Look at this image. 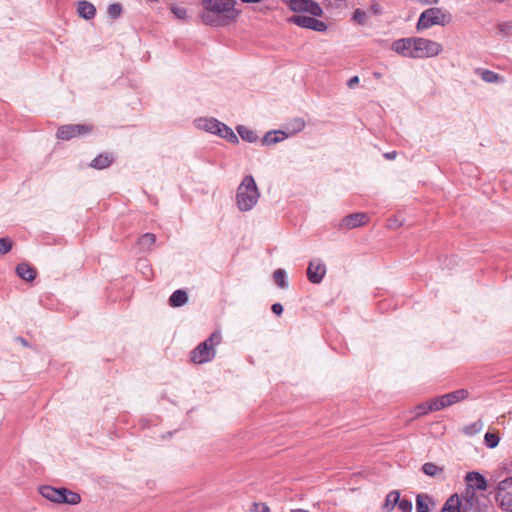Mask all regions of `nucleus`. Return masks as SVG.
Returning <instances> with one entry per match:
<instances>
[{
  "label": "nucleus",
  "instance_id": "nucleus-44",
  "mask_svg": "<svg viewBox=\"0 0 512 512\" xmlns=\"http://www.w3.org/2000/svg\"><path fill=\"white\" fill-rule=\"evenodd\" d=\"M397 153L395 151L384 154L386 159L392 160L396 158Z\"/></svg>",
  "mask_w": 512,
  "mask_h": 512
},
{
  "label": "nucleus",
  "instance_id": "nucleus-3",
  "mask_svg": "<svg viewBox=\"0 0 512 512\" xmlns=\"http://www.w3.org/2000/svg\"><path fill=\"white\" fill-rule=\"evenodd\" d=\"M222 341L219 331L213 332L204 342L200 343L190 353V360L195 364H203L211 361L216 354V346Z\"/></svg>",
  "mask_w": 512,
  "mask_h": 512
},
{
  "label": "nucleus",
  "instance_id": "nucleus-11",
  "mask_svg": "<svg viewBox=\"0 0 512 512\" xmlns=\"http://www.w3.org/2000/svg\"><path fill=\"white\" fill-rule=\"evenodd\" d=\"M462 512H486L484 497L476 491L466 490L462 500Z\"/></svg>",
  "mask_w": 512,
  "mask_h": 512
},
{
  "label": "nucleus",
  "instance_id": "nucleus-19",
  "mask_svg": "<svg viewBox=\"0 0 512 512\" xmlns=\"http://www.w3.org/2000/svg\"><path fill=\"white\" fill-rule=\"evenodd\" d=\"M16 273L25 281H33L36 277L37 271L27 263H20L16 267Z\"/></svg>",
  "mask_w": 512,
  "mask_h": 512
},
{
  "label": "nucleus",
  "instance_id": "nucleus-5",
  "mask_svg": "<svg viewBox=\"0 0 512 512\" xmlns=\"http://www.w3.org/2000/svg\"><path fill=\"white\" fill-rule=\"evenodd\" d=\"M447 15L439 8H429L422 12L417 23V29H427L433 25H444Z\"/></svg>",
  "mask_w": 512,
  "mask_h": 512
},
{
  "label": "nucleus",
  "instance_id": "nucleus-20",
  "mask_svg": "<svg viewBox=\"0 0 512 512\" xmlns=\"http://www.w3.org/2000/svg\"><path fill=\"white\" fill-rule=\"evenodd\" d=\"M40 493L44 498L52 502L61 503L62 488L57 489L51 486H43L40 488Z\"/></svg>",
  "mask_w": 512,
  "mask_h": 512
},
{
  "label": "nucleus",
  "instance_id": "nucleus-18",
  "mask_svg": "<svg viewBox=\"0 0 512 512\" xmlns=\"http://www.w3.org/2000/svg\"><path fill=\"white\" fill-rule=\"evenodd\" d=\"M437 411H439V409H438L435 398L429 399L428 401H426L424 403L418 404L414 408L416 418H419V417H422L429 413L437 412Z\"/></svg>",
  "mask_w": 512,
  "mask_h": 512
},
{
  "label": "nucleus",
  "instance_id": "nucleus-16",
  "mask_svg": "<svg viewBox=\"0 0 512 512\" xmlns=\"http://www.w3.org/2000/svg\"><path fill=\"white\" fill-rule=\"evenodd\" d=\"M467 488L469 491H485L487 488V481L483 475L478 472H468L465 477Z\"/></svg>",
  "mask_w": 512,
  "mask_h": 512
},
{
  "label": "nucleus",
  "instance_id": "nucleus-7",
  "mask_svg": "<svg viewBox=\"0 0 512 512\" xmlns=\"http://www.w3.org/2000/svg\"><path fill=\"white\" fill-rule=\"evenodd\" d=\"M92 124H67L58 128L56 137L60 140L68 141L75 137L87 135L93 131Z\"/></svg>",
  "mask_w": 512,
  "mask_h": 512
},
{
  "label": "nucleus",
  "instance_id": "nucleus-1",
  "mask_svg": "<svg viewBox=\"0 0 512 512\" xmlns=\"http://www.w3.org/2000/svg\"><path fill=\"white\" fill-rule=\"evenodd\" d=\"M205 11L203 22L209 25H223L234 20L238 12L235 10V0H204Z\"/></svg>",
  "mask_w": 512,
  "mask_h": 512
},
{
  "label": "nucleus",
  "instance_id": "nucleus-22",
  "mask_svg": "<svg viewBox=\"0 0 512 512\" xmlns=\"http://www.w3.org/2000/svg\"><path fill=\"white\" fill-rule=\"evenodd\" d=\"M78 14L84 19H92L95 16L96 8L88 1H80L77 8Z\"/></svg>",
  "mask_w": 512,
  "mask_h": 512
},
{
  "label": "nucleus",
  "instance_id": "nucleus-29",
  "mask_svg": "<svg viewBox=\"0 0 512 512\" xmlns=\"http://www.w3.org/2000/svg\"><path fill=\"white\" fill-rule=\"evenodd\" d=\"M156 242V236L153 233L143 234L139 240L138 245L144 250H150Z\"/></svg>",
  "mask_w": 512,
  "mask_h": 512
},
{
  "label": "nucleus",
  "instance_id": "nucleus-17",
  "mask_svg": "<svg viewBox=\"0 0 512 512\" xmlns=\"http://www.w3.org/2000/svg\"><path fill=\"white\" fill-rule=\"evenodd\" d=\"M114 161L112 153L105 152L96 156L90 163V166L94 169L102 170L108 168Z\"/></svg>",
  "mask_w": 512,
  "mask_h": 512
},
{
  "label": "nucleus",
  "instance_id": "nucleus-24",
  "mask_svg": "<svg viewBox=\"0 0 512 512\" xmlns=\"http://www.w3.org/2000/svg\"><path fill=\"white\" fill-rule=\"evenodd\" d=\"M286 138L287 134L283 131H270L264 135L262 142L264 145H273L283 141Z\"/></svg>",
  "mask_w": 512,
  "mask_h": 512
},
{
  "label": "nucleus",
  "instance_id": "nucleus-12",
  "mask_svg": "<svg viewBox=\"0 0 512 512\" xmlns=\"http://www.w3.org/2000/svg\"><path fill=\"white\" fill-rule=\"evenodd\" d=\"M288 6L294 12H307L312 16H321L323 13L320 5L313 0H289Z\"/></svg>",
  "mask_w": 512,
  "mask_h": 512
},
{
  "label": "nucleus",
  "instance_id": "nucleus-30",
  "mask_svg": "<svg viewBox=\"0 0 512 512\" xmlns=\"http://www.w3.org/2000/svg\"><path fill=\"white\" fill-rule=\"evenodd\" d=\"M499 441V433L496 431H488L484 436V443L488 448H495Z\"/></svg>",
  "mask_w": 512,
  "mask_h": 512
},
{
  "label": "nucleus",
  "instance_id": "nucleus-26",
  "mask_svg": "<svg viewBox=\"0 0 512 512\" xmlns=\"http://www.w3.org/2000/svg\"><path fill=\"white\" fill-rule=\"evenodd\" d=\"M400 499V493L398 491H391L387 494L385 503L383 504L384 512H392L394 507L398 504Z\"/></svg>",
  "mask_w": 512,
  "mask_h": 512
},
{
  "label": "nucleus",
  "instance_id": "nucleus-47",
  "mask_svg": "<svg viewBox=\"0 0 512 512\" xmlns=\"http://www.w3.org/2000/svg\"><path fill=\"white\" fill-rule=\"evenodd\" d=\"M244 3H259L261 0H241Z\"/></svg>",
  "mask_w": 512,
  "mask_h": 512
},
{
  "label": "nucleus",
  "instance_id": "nucleus-36",
  "mask_svg": "<svg viewBox=\"0 0 512 512\" xmlns=\"http://www.w3.org/2000/svg\"><path fill=\"white\" fill-rule=\"evenodd\" d=\"M353 20L356 21L358 24L364 25L367 20L366 12L361 9H356L353 12Z\"/></svg>",
  "mask_w": 512,
  "mask_h": 512
},
{
  "label": "nucleus",
  "instance_id": "nucleus-8",
  "mask_svg": "<svg viewBox=\"0 0 512 512\" xmlns=\"http://www.w3.org/2000/svg\"><path fill=\"white\" fill-rule=\"evenodd\" d=\"M495 498L502 510L512 512V477L498 484Z\"/></svg>",
  "mask_w": 512,
  "mask_h": 512
},
{
  "label": "nucleus",
  "instance_id": "nucleus-23",
  "mask_svg": "<svg viewBox=\"0 0 512 512\" xmlns=\"http://www.w3.org/2000/svg\"><path fill=\"white\" fill-rule=\"evenodd\" d=\"M432 498L427 494H419L416 497V511L417 512H429L430 507L434 506Z\"/></svg>",
  "mask_w": 512,
  "mask_h": 512
},
{
  "label": "nucleus",
  "instance_id": "nucleus-13",
  "mask_svg": "<svg viewBox=\"0 0 512 512\" xmlns=\"http://www.w3.org/2000/svg\"><path fill=\"white\" fill-rule=\"evenodd\" d=\"M310 16H304V15H294L289 18V21L293 24H296L299 27L303 28H309L314 31L318 32H324L327 30V25L318 19Z\"/></svg>",
  "mask_w": 512,
  "mask_h": 512
},
{
  "label": "nucleus",
  "instance_id": "nucleus-25",
  "mask_svg": "<svg viewBox=\"0 0 512 512\" xmlns=\"http://www.w3.org/2000/svg\"><path fill=\"white\" fill-rule=\"evenodd\" d=\"M188 301L187 293L183 290H176L169 298V305L171 307H180Z\"/></svg>",
  "mask_w": 512,
  "mask_h": 512
},
{
  "label": "nucleus",
  "instance_id": "nucleus-32",
  "mask_svg": "<svg viewBox=\"0 0 512 512\" xmlns=\"http://www.w3.org/2000/svg\"><path fill=\"white\" fill-rule=\"evenodd\" d=\"M237 130L243 140L248 141V142L256 141L257 135L252 130H250L244 126H239Z\"/></svg>",
  "mask_w": 512,
  "mask_h": 512
},
{
  "label": "nucleus",
  "instance_id": "nucleus-35",
  "mask_svg": "<svg viewBox=\"0 0 512 512\" xmlns=\"http://www.w3.org/2000/svg\"><path fill=\"white\" fill-rule=\"evenodd\" d=\"M250 512H271L270 507L264 502H254L251 504Z\"/></svg>",
  "mask_w": 512,
  "mask_h": 512
},
{
  "label": "nucleus",
  "instance_id": "nucleus-40",
  "mask_svg": "<svg viewBox=\"0 0 512 512\" xmlns=\"http://www.w3.org/2000/svg\"><path fill=\"white\" fill-rule=\"evenodd\" d=\"M122 12V7L120 4H111L109 5L108 7V14L112 17V18H117L120 16Z\"/></svg>",
  "mask_w": 512,
  "mask_h": 512
},
{
  "label": "nucleus",
  "instance_id": "nucleus-21",
  "mask_svg": "<svg viewBox=\"0 0 512 512\" xmlns=\"http://www.w3.org/2000/svg\"><path fill=\"white\" fill-rule=\"evenodd\" d=\"M441 512H462V500L457 494L451 495L445 502Z\"/></svg>",
  "mask_w": 512,
  "mask_h": 512
},
{
  "label": "nucleus",
  "instance_id": "nucleus-41",
  "mask_svg": "<svg viewBox=\"0 0 512 512\" xmlns=\"http://www.w3.org/2000/svg\"><path fill=\"white\" fill-rule=\"evenodd\" d=\"M271 309L272 312L275 313L276 315H281L283 312V306L280 303L273 304Z\"/></svg>",
  "mask_w": 512,
  "mask_h": 512
},
{
  "label": "nucleus",
  "instance_id": "nucleus-10",
  "mask_svg": "<svg viewBox=\"0 0 512 512\" xmlns=\"http://www.w3.org/2000/svg\"><path fill=\"white\" fill-rule=\"evenodd\" d=\"M391 49L403 57L416 59V37L395 40L391 44Z\"/></svg>",
  "mask_w": 512,
  "mask_h": 512
},
{
  "label": "nucleus",
  "instance_id": "nucleus-4",
  "mask_svg": "<svg viewBox=\"0 0 512 512\" xmlns=\"http://www.w3.org/2000/svg\"><path fill=\"white\" fill-rule=\"evenodd\" d=\"M198 125L206 131L219 135L231 143H236L238 138L233 130L216 119H201Z\"/></svg>",
  "mask_w": 512,
  "mask_h": 512
},
{
  "label": "nucleus",
  "instance_id": "nucleus-46",
  "mask_svg": "<svg viewBox=\"0 0 512 512\" xmlns=\"http://www.w3.org/2000/svg\"><path fill=\"white\" fill-rule=\"evenodd\" d=\"M388 227H389L390 229H394V228H397V227H398V225H397L396 221H393V222H390V223H389Z\"/></svg>",
  "mask_w": 512,
  "mask_h": 512
},
{
  "label": "nucleus",
  "instance_id": "nucleus-9",
  "mask_svg": "<svg viewBox=\"0 0 512 512\" xmlns=\"http://www.w3.org/2000/svg\"><path fill=\"white\" fill-rule=\"evenodd\" d=\"M469 391L467 389H458L441 396L435 397L439 411L468 399Z\"/></svg>",
  "mask_w": 512,
  "mask_h": 512
},
{
  "label": "nucleus",
  "instance_id": "nucleus-6",
  "mask_svg": "<svg viewBox=\"0 0 512 512\" xmlns=\"http://www.w3.org/2000/svg\"><path fill=\"white\" fill-rule=\"evenodd\" d=\"M443 51L440 43L431 39L416 37V59L438 56Z\"/></svg>",
  "mask_w": 512,
  "mask_h": 512
},
{
  "label": "nucleus",
  "instance_id": "nucleus-28",
  "mask_svg": "<svg viewBox=\"0 0 512 512\" xmlns=\"http://www.w3.org/2000/svg\"><path fill=\"white\" fill-rule=\"evenodd\" d=\"M80 501L81 497L78 493L62 488L61 503L75 505L78 504Z\"/></svg>",
  "mask_w": 512,
  "mask_h": 512
},
{
  "label": "nucleus",
  "instance_id": "nucleus-27",
  "mask_svg": "<svg viewBox=\"0 0 512 512\" xmlns=\"http://www.w3.org/2000/svg\"><path fill=\"white\" fill-rule=\"evenodd\" d=\"M484 428V423L482 420H477L473 423H470L466 426H464L462 428V432L469 436V437H472V436H475L477 434H479Z\"/></svg>",
  "mask_w": 512,
  "mask_h": 512
},
{
  "label": "nucleus",
  "instance_id": "nucleus-31",
  "mask_svg": "<svg viewBox=\"0 0 512 512\" xmlns=\"http://www.w3.org/2000/svg\"><path fill=\"white\" fill-rule=\"evenodd\" d=\"M422 470L423 472L428 475V476H432V477H435V476H438L440 474H442L443 472V468L434 464V463H425L422 467Z\"/></svg>",
  "mask_w": 512,
  "mask_h": 512
},
{
  "label": "nucleus",
  "instance_id": "nucleus-43",
  "mask_svg": "<svg viewBox=\"0 0 512 512\" xmlns=\"http://www.w3.org/2000/svg\"><path fill=\"white\" fill-rule=\"evenodd\" d=\"M415 1L420 4H423V5L435 4L438 2V0H415Z\"/></svg>",
  "mask_w": 512,
  "mask_h": 512
},
{
  "label": "nucleus",
  "instance_id": "nucleus-45",
  "mask_svg": "<svg viewBox=\"0 0 512 512\" xmlns=\"http://www.w3.org/2000/svg\"><path fill=\"white\" fill-rule=\"evenodd\" d=\"M499 28L503 31V32H506V30L510 29L511 28V25L507 24V23H504V24H501L499 26Z\"/></svg>",
  "mask_w": 512,
  "mask_h": 512
},
{
  "label": "nucleus",
  "instance_id": "nucleus-42",
  "mask_svg": "<svg viewBox=\"0 0 512 512\" xmlns=\"http://www.w3.org/2000/svg\"><path fill=\"white\" fill-rule=\"evenodd\" d=\"M358 83H359V77L353 76L352 78L349 79L347 85L349 88H354Z\"/></svg>",
  "mask_w": 512,
  "mask_h": 512
},
{
  "label": "nucleus",
  "instance_id": "nucleus-34",
  "mask_svg": "<svg viewBox=\"0 0 512 512\" xmlns=\"http://www.w3.org/2000/svg\"><path fill=\"white\" fill-rule=\"evenodd\" d=\"M481 78L487 83H495L503 80L499 74L490 70H484L481 73Z\"/></svg>",
  "mask_w": 512,
  "mask_h": 512
},
{
  "label": "nucleus",
  "instance_id": "nucleus-33",
  "mask_svg": "<svg viewBox=\"0 0 512 512\" xmlns=\"http://www.w3.org/2000/svg\"><path fill=\"white\" fill-rule=\"evenodd\" d=\"M273 278H274V281L275 283L281 287V288H286L288 286V283L286 281V274H285V271L282 270V269H277L274 274H273Z\"/></svg>",
  "mask_w": 512,
  "mask_h": 512
},
{
  "label": "nucleus",
  "instance_id": "nucleus-37",
  "mask_svg": "<svg viewBox=\"0 0 512 512\" xmlns=\"http://www.w3.org/2000/svg\"><path fill=\"white\" fill-rule=\"evenodd\" d=\"M171 12L180 20L187 18V11L184 7L171 6Z\"/></svg>",
  "mask_w": 512,
  "mask_h": 512
},
{
  "label": "nucleus",
  "instance_id": "nucleus-14",
  "mask_svg": "<svg viewBox=\"0 0 512 512\" xmlns=\"http://www.w3.org/2000/svg\"><path fill=\"white\" fill-rule=\"evenodd\" d=\"M369 221V216L364 212L353 213L345 216L340 224V230H351L366 225Z\"/></svg>",
  "mask_w": 512,
  "mask_h": 512
},
{
  "label": "nucleus",
  "instance_id": "nucleus-2",
  "mask_svg": "<svg viewBox=\"0 0 512 512\" xmlns=\"http://www.w3.org/2000/svg\"><path fill=\"white\" fill-rule=\"evenodd\" d=\"M260 197L259 190L252 176H245L238 187L236 201L241 211L251 210Z\"/></svg>",
  "mask_w": 512,
  "mask_h": 512
},
{
  "label": "nucleus",
  "instance_id": "nucleus-15",
  "mask_svg": "<svg viewBox=\"0 0 512 512\" xmlns=\"http://www.w3.org/2000/svg\"><path fill=\"white\" fill-rule=\"evenodd\" d=\"M326 274V266L319 260H312L307 268V278L311 283L319 284Z\"/></svg>",
  "mask_w": 512,
  "mask_h": 512
},
{
  "label": "nucleus",
  "instance_id": "nucleus-38",
  "mask_svg": "<svg viewBox=\"0 0 512 512\" xmlns=\"http://www.w3.org/2000/svg\"><path fill=\"white\" fill-rule=\"evenodd\" d=\"M397 506L401 512H412V502L407 499H399Z\"/></svg>",
  "mask_w": 512,
  "mask_h": 512
},
{
  "label": "nucleus",
  "instance_id": "nucleus-39",
  "mask_svg": "<svg viewBox=\"0 0 512 512\" xmlns=\"http://www.w3.org/2000/svg\"><path fill=\"white\" fill-rule=\"evenodd\" d=\"M12 249V241L8 238H0V253H8Z\"/></svg>",
  "mask_w": 512,
  "mask_h": 512
}]
</instances>
